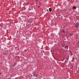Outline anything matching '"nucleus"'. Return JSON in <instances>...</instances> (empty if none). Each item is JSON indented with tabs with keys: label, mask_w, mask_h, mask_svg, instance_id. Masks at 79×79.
<instances>
[{
	"label": "nucleus",
	"mask_w": 79,
	"mask_h": 79,
	"mask_svg": "<svg viewBox=\"0 0 79 79\" xmlns=\"http://www.w3.org/2000/svg\"><path fill=\"white\" fill-rule=\"evenodd\" d=\"M70 68V69H77V66L74 65L72 66Z\"/></svg>",
	"instance_id": "f257e3e1"
},
{
	"label": "nucleus",
	"mask_w": 79,
	"mask_h": 79,
	"mask_svg": "<svg viewBox=\"0 0 79 79\" xmlns=\"http://www.w3.org/2000/svg\"><path fill=\"white\" fill-rule=\"evenodd\" d=\"M79 24L78 23H76L75 24V27H79Z\"/></svg>",
	"instance_id": "f03ea898"
},
{
	"label": "nucleus",
	"mask_w": 79,
	"mask_h": 79,
	"mask_svg": "<svg viewBox=\"0 0 79 79\" xmlns=\"http://www.w3.org/2000/svg\"><path fill=\"white\" fill-rule=\"evenodd\" d=\"M62 32V33H63L64 34H65V31H64V30H61Z\"/></svg>",
	"instance_id": "7ed1b4c3"
},
{
	"label": "nucleus",
	"mask_w": 79,
	"mask_h": 79,
	"mask_svg": "<svg viewBox=\"0 0 79 79\" xmlns=\"http://www.w3.org/2000/svg\"><path fill=\"white\" fill-rule=\"evenodd\" d=\"M64 48L65 49H66L67 50H68V45L65 46Z\"/></svg>",
	"instance_id": "20e7f679"
},
{
	"label": "nucleus",
	"mask_w": 79,
	"mask_h": 79,
	"mask_svg": "<svg viewBox=\"0 0 79 79\" xmlns=\"http://www.w3.org/2000/svg\"><path fill=\"white\" fill-rule=\"evenodd\" d=\"M49 11H50V12H51V11H52V8H49Z\"/></svg>",
	"instance_id": "39448f33"
},
{
	"label": "nucleus",
	"mask_w": 79,
	"mask_h": 79,
	"mask_svg": "<svg viewBox=\"0 0 79 79\" xmlns=\"http://www.w3.org/2000/svg\"><path fill=\"white\" fill-rule=\"evenodd\" d=\"M61 45L62 46V47H64V42L63 44H61Z\"/></svg>",
	"instance_id": "423d86ee"
},
{
	"label": "nucleus",
	"mask_w": 79,
	"mask_h": 79,
	"mask_svg": "<svg viewBox=\"0 0 79 79\" xmlns=\"http://www.w3.org/2000/svg\"><path fill=\"white\" fill-rule=\"evenodd\" d=\"M67 63H68V60H65L64 63H65V64H66Z\"/></svg>",
	"instance_id": "0eeeda50"
},
{
	"label": "nucleus",
	"mask_w": 79,
	"mask_h": 79,
	"mask_svg": "<svg viewBox=\"0 0 79 79\" xmlns=\"http://www.w3.org/2000/svg\"><path fill=\"white\" fill-rule=\"evenodd\" d=\"M73 9H74L75 10H76V7L75 6H74L73 7Z\"/></svg>",
	"instance_id": "6e6552de"
},
{
	"label": "nucleus",
	"mask_w": 79,
	"mask_h": 79,
	"mask_svg": "<svg viewBox=\"0 0 79 79\" xmlns=\"http://www.w3.org/2000/svg\"><path fill=\"white\" fill-rule=\"evenodd\" d=\"M70 55H71V56H72V55H73V54L72 53H71V52L70 51Z\"/></svg>",
	"instance_id": "1a4fd4ad"
},
{
	"label": "nucleus",
	"mask_w": 79,
	"mask_h": 79,
	"mask_svg": "<svg viewBox=\"0 0 79 79\" xmlns=\"http://www.w3.org/2000/svg\"><path fill=\"white\" fill-rule=\"evenodd\" d=\"M69 35H70V36H73V34H69Z\"/></svg>",
	"instance_id": "9d476101"
},
{
	"label": "nucleus",
	"mask_w": 79,
	"mask_h": 79,
	"mask_svg": "<svg viewBox=\"0 0 79 79\" xmlns=\"http://www.w3.org/2000/svg\"><path fill=\"white\" fill-rule=\"evenodd\" d=\"M15 65H16V63H15L14 65H13V67H15Z\"/></svg>",
	"instance_id": "9b49d317"
},
{
	"label": "nucleus",
	"mask_w": 79,
	"mask_h": 79,
	"mask_svg": "<svg viewBox=\"0 0 79 79\" xmlns=\"http://www.w3.org/2000/svg\"><path fill=\"white\" fill-rule=\"evenodd\" d=\"M33 74L34 77H35V75L37 74H35L33 73Z\"/></svg>",
	"instance_id": "f8f14e48"
},
{
	"label": "nucleus",
	"mask_w": 79,
	"mask_h": 79,
	"mask_svg": "<svg viewBox=\"0 0 79 79\" xmlns=\"http://www.w3.org/2000/svg\"><path fill=\"white\" fill-rule=\"evenodd\" d=\"M47 11H48V9H47Z\"/></svg>",
	"instance_id": "ddd939ff"
},
{
	"label": "nucleus",
	"mask_w": 79,
	"mask_h": 79,
	"mask_svg": "<svg viewBox=\"0 0 79 79\" xmlns=\"http://www.w3.org/2000/svg\"><path fill=\"white\" fill-rule=\"evenodd\" d=\"M31 10H32V8H31Z\"/></svg>",
	"instance_id": "4468645a"
},
{
	"label": "nucleus",
	"mask_w": 79,
	"mask_h": 79,
	"mask_svg": "<svg viewBox=\"0 0 79 79\" xmlns=\"http://www.w3.org/2000/svg\"><path fill=\"white\" fill-rule=\"evenodd\" d=\"M67 61L68 60V58H67Z\"/></svg>",
	"instance_id": "2eb2a0df"
},
{
	"label": "nucleus",
	"mask_w": 79,
	"mask_h": 79,
	"mask_svg": "<svg viewBox=\"0 0 79 79\" xmlns=\"http://www.w3.org/2000/svg\"><path fill=\"white\" fill-rule=\"evenodd\" d=\"M73 58H74V57H72Z\"/></svg>",
	"instance_id": "dca6fc26"
},
{
	"label": "nucleus",
	"mask_w": 79,
	"mask_h": 79,
	"mask_svg": "<svg viewBox=\"0 0 79 79\" xmlns=\"http://www.w3.org/2000/svg\"><path fill=\"white\" fill-rule=\"evenodd\" d=\"M0 74H1V73H0Z\"/></svg>",
	"instance_id": "f3484780"
},
{
	"label": "nucleus",
	"mask_w": 79,
	"mask_h": 79,
	"mask_svg": "<svg viewBox=\"0 0 79 79\" xmlns=\"http://www.w3.org/2000/svg\"><path fill=\"white\" fill-rule=\"evenodd\" d=\"M30 7H29V8H30Z\"/></svg>",
	"instance_id": "a211bd4d"
}]
</instances>
